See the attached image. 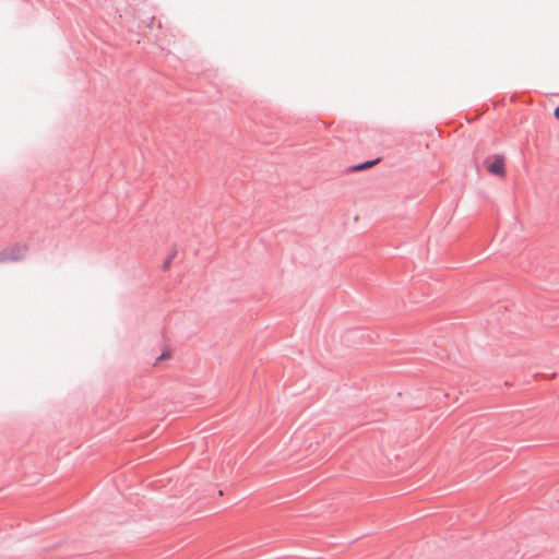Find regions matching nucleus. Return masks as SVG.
<instances>
[{
	"label": "nucleus",
	"mask_w": 559,
	"mask_h": 559,
	"mask_svg": "<svg viewBox=\"0 0 559 559\" xmlns=\"http://www.w3.org/2000/svg\"><path fill=\"white\" fill-rule=\"evenodd\" d=\"M485 165L491 175L498 176L500 178L506 176L504 157L502 155H493L488 157L485 160Z\"/></svg>",
	"instance_id": "f257e3e1"
},
{
	"label": "nucleus",
	"mask_w": 559,
	"mask_h": 559,
	"mask_svg": "<svg viewBox=\"0 0 559 559\" xmlns=\"http://www.w3.org/2000/svg\"><path fill=\"white\" fill-rule=\"evenodd\" d=\"M171 357L170 349H165L159 357L156 358V361L154 362V366H157L160 361L167 360Z\"/></svg>",
	"instance_id": "f03ea898"
},
{
	"label": "nucleus",
	"mask_w": 559,
	"mask_h": 559,
	"mask_svg": "<svg viewBox=\"0 0 559 559\" xmlns=\"http://www.w3.org/2000/svg\"><path fill=\"white\" fill-rule=\"evenodd\" d=\"M374 163H376V162H369V163H366V164H364V165H360V166L356 167V169L361 170V169L369 168V167H371Z\"/></svg>",
	"instance_id": "7ed1b4c3"
},
{
	"label": "nucleus",
	"mask_w": 559,
	"mask_h": 559,
	"mask_svg": "<svg viewBox=\"0 0 559 559\" xmlns=\"http://www.w3.org/2000/svg\"><path fill=\"white\" fill-rule=\"evenodd\" d=\"M555 117L559 120V107H557L555 110Z\"/></svg>",
	"instance_id": "20e7f679"
},
{
	"label": "nucleus",
	"mask_w": 559,
	"mask_h": 559,
	"mask_svg": "<svg viewBox=\"0 0 559 559\" xmlns=\"http://www.w3.org/2000/svg\"><path fill=\"white\" fill-rule=\"evenodd\" d=\"M147 27H148V28H152V27H153V20L147 24Z\"/></svg>",
	"instance_id": "39448f33"
}]
</instances>
